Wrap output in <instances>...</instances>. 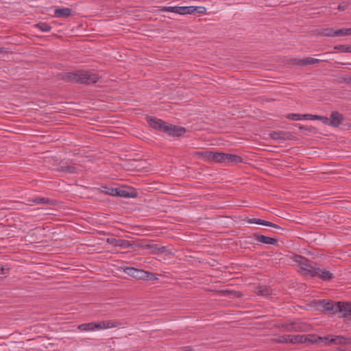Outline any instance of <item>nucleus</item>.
Wrapping results in <instances>:
<instances>
[{
    "label": "nucleus",
    "instance_id": "f257e3e1",
    "mask_svg": "<svg viewBox=\"0 0 351 351\" xmlns=\"http://www.w3.org/2000/svg\"><path fill=\"white\" fill-rule=\"evenodd\" d=\"M317 308L326 313L335 314L340 313L344 317L351 318V303L344 302H335L330 300H319Z\"/></svg>",
    "mask_w": 351,
    "mask_h": 351
},
{
    "label": "nucleus",
    "instance_id": "f03ea898",
    "mask_svg": "<svg viewBox=\"0 0 351 351\" xmlns=\"http://www.w3.org/2000/svg\"><path fill=\"white\" fill-rule=\"evenodd\" d=\"M99 78L97 74L88 71L67 73L62 76V79L67 82H78L81 84H94L98 81Z\"/></svg>",
    "mask_w": 351,
    "mask_h": 351
},
{
    "label": "nucleus",
    "instance_id": "7ed1b4c3",
    "mask_svg": "<svg viewBox=\"0 0 351 351\" xmlns=\"http://www.w3.org/2000/svg\"><path fill=\"white\" fill-rule=\"evenodd\" d=\"M293 261L298 263L300 269L304 272V275L311 277L316 276L317 263L300 255H295L293 257Z\"/></svg>",
    "mask_w": 351,
    "mask_h": 351
},
{
    "label": "nucleus",
    "instance_id": "20e7f679",
    "mask_svg": "<svg viewBox=\"0 0 351 351\" xmlns=\"http://www.w3.org/2000/svg\"><path fill=\"white\" fill-rule=\"evenodd\" d=\"M246 242L248 243L252 244L254 243V241H256L257 242L264 243V244H269V245H278V240L269 237L265 235L258 234L257 233H254L250 236H248L246 237Z\"/></svg>",
    "mask_w": 351,
    "mask_h": 351
},
{
    "label": "nucleus",
    "instance_id": "39448f33",
    "mask_svg": "<svg viewBox=\"0 0 351 351\" xmlns=\"http://www.w3.org/2000/svg\"><path fill=\"white\" fill-rule=\"evenodd\" d=\"M323 338H327L324 342L323 346L335 344V345H342V344H351V338H346L343 336H333V335H327L323 337Z\"/></svg>",
    "mask_w": 351,
    "mask_h": 351
},
{
    "label": "nucleus",
    "instance_id": "423d86ee",
    "mask_svg": "<svg viewBox=\"0 0 351 351\" xmlns=\"http://www.w3.org/2000/svg\"><path fill=\"white\" fill-rule=\"evenodd\" d=\"M125 271L130 276L140 279L152 280L154 278V274L151 272L143 270L136 269L132 267L127 268Z\"/></svg>",
    "mask_w": 351,
    "mask_h": 351
},
{
    "label": "nucleus",
    "instance_id": "0eeeda50",
    "mask_svg": "<svg viewBox=\"0 0 351 351\" xmlns=\"http://www.w3.org/2000/svg\"><path fill=\"white\" fill-rule=\"evenodd\" d=\"M164 132L173 136H180L185 133L186 129L183 127L167 123V126L164 128Z\"/></svg>",
    "mask_w": 351,
    "mask_h": 351
},
{
    "label": "nucleus",
    "instance_id": "6e6552de",
    "mask_svg": "<svg viewBox=\"0 0 351 351\" xmlns=\"http://www.w3.org/2000/svg\"><path fill=\"white\" fill-rule=\"evenodd\" d=\"M344 120V117L342 114L338 111H332L330 114V118H328V125H330L334 128H337Z\"/></svg>",
    "mask_w": 351,
    "mask_h": 351
},
{
    "label": "nucleus",
    "instance_id": "1a4fd4ad",
    "mask_svg": "<svg viewBox=\"0 0 351 351\" xmlns=\"http://www.w3.org/2000/svg\"><path fill=\"white\" fill-rule=\"evenodd\" d=\"M304 338L305 342L304 343H315L320 346H323V342L326 339V338H323V337H319L316 335H304Z\"/></svg>",
    "mask_w": 351,
    "mask_h": 351
},
{
    "label": "nucleus",
    "instance_id": "9d476101",
    "mask_svg": "<svg viewBox=\"0 0 351 351\" xmlns=\"http://www.w3.org/2000/svg\"><path fill=\"white\" fill-rule=\"evenodd\" d=\"M269 135L274 140L287 141L290 140L291 138V134L289 132L283 131L272 132Z\"/></svg>",
    "mask_w": 351,
    "mask_h": 351
},
{
    "label": "nucleus",
    "instance_id": "9b49d317",
    "mask_svg": "<svg viewBox=\"0 0 351 351\" xmlns=\"http://www.w3.org/2000/svg\"><path fill=\"white\" fill-rule=\"evenodd\" d=\"M149 124L155 129L160 130L161 131L164 132V128L167 126V123L163 121L161 119L155 118V117H150L148 119Z\"/></svg>",
    "mask_w": 351,
    "mask_h": 351
},
{
    "label": "nucleus",
    "instance_id": "f8f14e48",
    "mask_svg": "<svg viewBox=\"0 0 351 351\" xmlns=\"http://www.w3.org/2000/svg\"><path fill=\"white\" fill-rule=\"evenodd\" d=\"M247 222L250 223H256V224H258V225L269 226V227H272V228H274L278 229V230H283L281 227H280L278 225H277L276 223H274L272 222L265 221L263 219H256V218L248 219Z\"/></svg>",
    "mask_w": 351,
    "mask_h": 351
},
{
    "label": "nucleus",
    "instance_id": "ddd939ff",
    "mask_svg": "<svg viewBox=\"0 0 351 351\" xmlns=\"http://www.w3.org/2000/svg\"><path fill=\"white\" fill-rule=\"evenodd\" d=\"M322 279L323 280H330L334 278V275L330 271L321 269L317 267L316 270V276Z\"/></svg>",
    "mask_w": 351,
    "mask_h": 351
},
{
    "label": "nucleus",
    "instance_id": "4468645a",
    "mask_svg": "<svg viewBox=\"0 0 351 351\" xmlns=\"http://www.w3.org/2000/svg\"><path fill=\"white\" fill-rule=\"evenodd\" d=\"M311 328V325L303 322H293V332H306Z\"/></svg>",
    "mask_w": 351,
    "mask_h": 351
},
{
    "label": "nucleus",
    "instance_id": "2eb2a0df",
    "mask_svg": "<svg viewBox=\"0 0 351 351\" xmlns=\"http://www.w3.org/2000/svg\"><path fill=\"white\" fill-rule=\"evenodd\" d=\"M107 243L114 246H121L123 247H129V241L123 239H117L115 238H108L106 240Z\"/></svg>",
    "mask_w": 351,
    "mask_h": 351
},
{
    "label": "nucleus",
    "instance_id": "dca6fc26",
    "mask_svg": "<svg viewBox=\"0 0 351 351\" xmlns=\"http://www.w3.org/2000/svg\"><path fill=\"white\" fill-rule=\"evenodd\" d=\"M227 154L213 152L210 161L215 162H226Z\"/></svg>",
    "mask_w": 351,
    "mask_h": 351
},
{
    "label": "nucleus",
    "instance_id": "f3484780",
    "mask_svg": "<svg viewBox=\"0 0 351 351\" xmlns=\"http://www.w3.org/2000/svg\"><path fill=\"white\" fill-rule=\"evenodd\" d=\"M121 325L119 322L102 321L98 322V329L115 328Z\"/></svg>",
    "mask_w": 351,
    "mask_h": 351
},
{
    "label": "nucleus",
    "instance_id": "a211bd4d",
    "mask_svg": "<svg viewBox=\"0 0 351 351\" xmlns=\"http://www.w3.org/2000/svg\"><path fill=\"white\" fill-rule=\"evenodd\" d=\"M71 13L72 9L69 8H58L54 11L56 17H69L71 15Z\"/></svg>",
    "mask_w": 351,
    "mask_h": 351
},
{
    "label": "nucleus",
    "instance_id": "6ab92c4d",
    "mask_svg": "<svg viewBox=\"0 0 351 351\" xmlns=\"http://www.w3.org/2000/svg\"><path fill=\"white\" fill-rule=\"evenodd\" d=\"M77 328L82 331L93 330L98 329V323L89 322L80 324L77 326Z\"/></svg>",
    "mask_w": 351,
    "mask_h": 351
},
{
    "label": "nucleus",
    "instance_id": "aec40b11",
    "mask_svg": "<svg viewBox=\"0 0 351 351\" xmlns=\"http://www.w3.org/2000/svg\"><path fill=\"white\" fill-rule=\"evenodd\" d=\"M58 170L59 171L66 172L69 173H75L77 172V168L74 165H60Z\"/></svg>",
    "mask_w": 351,
    "mask_h": 351
},
{
    "label": "nucleus",
    "instance_id": "412c9836",
    "mask_svg": "<svg viewBox=\"0 0 351 351\" xmlns=\"http://www.w3.org/2000/svg\"><path fill=\"white\" fill-rule=\"evenodd\" d=\"M197 10V6H183L178 8V14H192Z\"/></svg>",
    "mask_w": 351,
    "mask_h": 351
},
{
    "label": "nucleus",
    "instance_id": "4be33fe9",
    "mask_svg": "<svg viewBox=\"0 0 351 351\" xmlns=\"http://www.w3.org/2000/svg\"><path fill=\"white\" fill-rule=\"evenodd\" d=\"M271 289L267 286H258L256 288V293L258 295L267 296L271 294Z\"/></svg>",
    "mask_w": 351,
    "mask_h": 351
},
{
    "label": "nucleus",
    "instance_id": "5701e85b",
    "mask_svg": "<svg viewBox=\"0 0 351 351\" xmlns=\"http://www.w3.org/2000/svg\"><path fill=\"white\" fill-rule=\"evenodd\" d=\"M304 118L309 119L311 120H317L322 121L323 123L327 125L328 122V118L327 117L320 116V115H313V114H304Z\"/></svg>",
    "mask_w": 351,
    "mask_h": 351
},
{
    "label": "nucleus",
    "instance_id": "b1692460",
    "mask_svg": "<svg viewBox=\"0 0 351 351\" xmlns=\"http://www.w3.org/2000/svg\"><path fill=\"white\" fill-rule=\"evenodd\" d=\"M226 162L241 163L243 162V158L236 154H227Z\"/></svg>",
    "mask_w": 351,
    "mask_h": 351
},
{
    "label": "nucleus",
    "instance_id": "393cba45",
    "mask_svg": "<svg viewBox=\"0 0 351 351\" xmlns=\"http://www.w3.org/2000/svg\"><path fill=\"white\" fill-rule=\"evenodd\" d=\"M147 248L152 249L154 253H165L167 251V248L165 246L159 247L156 244L147 245Z\"/></svg>",
    "mask_w": 351,
    "mask_h": 351
},
{
    "label": "nucleus",
    "instance_id": "a878e982",
    "mask_svg": "<svg viewBox=\"0 0 351 351\" xmlns=\"http://www.w3.org/2000/svg\"><path fill=\"white\" fill-rule=\"evenodd\" d=\"M276 327L279 328L280 330L287 331V332H293V322L291 323L287 324H281L278 325H276Z\"/></svg>",
    "mask_w": 351,
    "mask_h": 351
},
{
    "label": "nucleus",
    "instance_id": "bb28decb",
    "mask_svg": "<svg viewBox=\"0 0 351 351\" xmlns=\"http://www.w3.org/2000/svg\"><path fill=\"white\" fill-rule=\"evenodd\" d=\"M305 342V338H304V335H294V336H292V335H290V340H289V343H304Z\"/></svg>",
    "mask_w": 351,
    "mask_h": 351
},
{
    "label": "nucleus",
    "instance_id": "cd10ccee",
    "mask_svg": "<svg viewBox=\"0 0 351 351\" xmlns=\"http://www.w3.org/2000/svg\"><path fill=\"white\" fill-rule=\"evenodd\" d=\"M32 202L36 204H55V202L53 200H51L49 198L45 197H37L32 200Z\"/></svg>",
    "mask_w": 351,
    "mask_h": 351
},
{
    "label": "nucleus",
    "instance_id": "c85d7f7f",
    "mask_svg": "<svg viewBox=\"0 0 351 351\" xmlns=\"http://www.w3.org/2000/svg\"><path fill=\"white\" fill-rule=\"evenodd\" d=\"M336 30L332 28H326L321 31L320 34L322 36L333 37L335 36Z\"/></svg>",
    "mask_w": 351,
    "mask_h": 351
},
{
    "label": "nucleus",
    "instance_id": "c756f323",
    "mask_svg": "<svg viewBox=\"0 0 351 351\" xmlns=\"http://www.w3.org/2000/svg\"><path fill=\"white\" fill-rule=\"evenodd\" d=\"M35 27L38 28L43 32H49L51 29V26L47 23H38L35 25Z\"/></svg>",
    "mask_w": 351,
    "mask_h": 351
},
{
    "label": "nucleus",
    "instance_id": "7c9ffc66",
    "mask_svg": "<svg viewBox=\"0 0 351 351\" xmlns=\"http://www.w3.org/2000/svg\"><path fill=\"white\" fill-rule=\"evenodd\" d=\"M335 36H350L351 35V27L348 29H340L336 30Z\"/></svg>",
    "mask_w": 351,
    "mask_h": 351
},
{
    "label": "nucleus",
    "instance_id": "2f4dec72",
    "mask_svg": "<svg viewBox=\"0 0 351 351\" xmlns=\"http://www.w3.org/2000/svg\"><path fill=\"white\" fill-rule=\"evenodd\" d=\"M320 62V60L312 57H307L304 58V66L310 64H316Z\"/></svg>",
    "mask_w": 351,
    "mask_h": 351
},
{
    "label": "nucleus",
    "instance_id": "473e14b6",
    "mask_svg": "<svg viewBox=\"0 0 351 351\" xmlns=\"http://www.w3.org/2000/svg\"><path fill=\"white\" fill-rule=\"evenodd\" d=\"M196 155L204 157L208 161H210L212 158L213 152L210 151H203V152H197L195 153Z\"/></svg>",
    "mask_w": 351,
    "mask_h": 351
},
{
    "label": "nucleus",
    "instance_id": "72a5a7b5",
    "mask_svg": "<svg viewBox=\"0 0 351 351\" xmlns=\"http://www.w3.org/2000/svg\"><path fill=\"white\" fill-rule=\"evenodd\" d=\"M334 49H337V50H339L342 52L351 53V45H336V46H335Z\"/></svg>",
    "mask_w": 351,
    "mask_h": 351
},
{
    "label": "nucleus",
    "instance_id": "f704fd0d",
    "mask_svg": "<svg viewBox=\"0 0 351 351\" xmlns=\"http://www.w3.org/2000/svg\"><path fill=\"white\" fill-rule=\"evenodd\" d=\"M115 196L122 197H134V195H130V193L125 190L120 189L117 188V193Z\"/></svg>",
    "mask_w": 351,
    "mask_h": 351
},
{
    "label": "nucleus",
    "instance_id": "c9c22d12",
    "mask_svg": "<svg viewBox=\"0 0 351 351\" xmlns=\"http://www.w3.org/2000/svg\"><path fill=\"white\" fill-rule=\"evenodd\" d=\"M220 293L223 295H232L234 297L239 298L241 295V293L235 291H230V290H222Z\"/></svg>",
    "mask_w": 351,
    "mask_h": 351
},
{
    "label": "nucleus",
    "instance_id": "e433bc0d",
    "mask_svg": "<svg viewBox=\"0 0 351 351\" xmlns=\"http://www.w3.org/2000/svg\"><path fill=\"white\" fill-rule=\"evenodd\" d=\"M289 64H297L301 66H304V58L303 59H299V58H291L288 60Z\"/></svg>",
    "mask_w": 351,
    "mask_h": 351
},
{
    "label": "nucleus",
    "instance_id": "4c0bfd02",
    "mask_svg": "<svg viewBox=\"0 0 351 351\" xmlns=\"http://www.w3.org/2000/svg\"><path fill=\"white\" fill-rule=\"evenodd\" d=\"M104 189H105V191H103L104 193L110 195H112V196L116 195L117 188L104 187Z\"/></svg>",
    "mask_w": 351,
    "mask_h": 351
},
{
    "label": "nucleus",
    "instance_id": "58836bf2",
    "mask_svg": "<svg viewBox=\"0 0 351 351\" xmlns=\"http://www.w3.org/2000/svg\"><path fill=\"white\" fill-rule=\"evenodd\" d=\"M302 117H304V114L302 115V114H294V113L289 114L287 116V118L290 119L291 120H294V121L300 120V119H302Z\"/></svg>",
    "mask_w": 351,
    "mask_h": 351
},
{
    "label": "nucleus",
    "instance_id": "ea45409f",
    "mask_svg": "<svg viewBox=\"0 0 351 351\" xmlns=\"http://www.w3.org/2000/svg\"><path fill=\"white\" fill-rule=\"evenodd\" d=\"M178 6H175V7H163L162 8V11H165V12H174V13H178Z\"/></svg>",
    "mask_w": 351,
    "mask_h": 351
},
{
    "label": "nucleus",
    "instance_id": "a19ab883",
    "mask_svg": "<svg viewBox=\"0 0 351 351\" xmlns=\"http://www.w3.org/2000/svg\"><path fill=\"white\" fill-rule=\"evenodd\" d=\"M290 340V335H284L280 337L278 340L279 343H289Z\"/></svg>",
    "mask_w": 351,
    "mask_h": 351
},
{
    "label": "nucleus",
    "instance_id": "79ce46f5",
    "mask_svg": "<svg viewBox=\"0 0 351 351\" xmlns=\"http://www.w3.org/2000/svg\"><path fill=\"white\" fill-rule=\"evenodd\" d=\"M199 13L203 14L206 12V8L204 7H197V10Z\"/></svg>",
    "mask_w": 351,
    "mask_h": 351
},
{
    "label": "nucleus",
    "instance_id": "37998d69",
    "mask_svg": "<svg viewBox=\"0 0 351 351\" xmlns=\"http://www.w3.org/2000/svg\"><path fill=\"white\" fill-rule=\"evenodd\" d=\"M346 7V5H339L338 8H339V10H344Z\"/></svg>",
    "mask_w": 351,
    "mask_h": 351
},
{
    "label": "nucleus",
    "instance_id": "c03bdc74",
    "mask_svg": "<svg viewBox=\"0 0 351 351\" xmlns=\"http://www.w3.org/2000/svg\"><path fill=\"white\" fill-rule=\"evenodd\" d=\"M344 82H345L346 83H348V84H351V77H348V78H346V79L344 80Z\"/></svg>",
    "mask_w": 351,
    "mask_h": 351
},
{
    "label": "nucleus",
    "instance_id": "a18cd8bd",
    "mask_svg": "<svg viewBox=\"0 0 351 351\" xmlns=\"http://www.w3.org/2000/svg\"><path fill=\"white\" fill-rule=\"evenodd\" d=\"M182 351H193V349L190 347H186L185 348L183 349Z\"/></svg>",
    "mask_w": 351,
    "mask_h": 351
},
{
    "label": "nucleus",
    "instance_id": "49530a36",
    "mask_svg": "<svg viewBox=\"0 0 351 351\" xmlns=\"http://www.w3.org/2000/svg\"><path fill=\"white\" fill-rule=\"evenodd\" d=\"M300 129L301 130H308V131H311V129H307V128H306V127H305V126H300Z\"/></svg>",
    "mask_w": 351,
    "mask_h": 351
},
{
    "label": "nucleus",
    "instance_id": "de8ad7c7",
    "mask_svg": "<svg viewBox=\"0 0 351 351\" xmlns=\"http://www.w3.org/2000/svg\"><path fill=\"white\" fill-rule=\"evenodd\" d=\"M3 268L0 266V274L3 272Z\"/></svg>",
    "mask_w": 351,
    "mask_h": 351
}]
</instances>
